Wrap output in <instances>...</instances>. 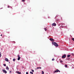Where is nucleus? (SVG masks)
<instances>
[{
    "instance_id": "f257e3e1",
    "label": "nucleus",
    "mask_w": 74,
    "mask_h": 74,
    "mask_svg": "<svg viewBox=\"0 0 74 74\" xmlns=\"http://www.w3.org/2000/svg\"><path fill=\"white\" fill-rule=\"evenodd\" d=\"M52 44H53V45H55V46H56V47H58L59 46V45H58V43H57L56 42H53Z\"/></svg>"
},
{
    "instance_id": "f03ea898",
    "label": "nucleus",
    "mask_w": 74,
    "mask_h": 74,
    "mask_svg": "<svg viewBox=\"0 0 74 74\" xmlns=\"http://www.w3.org/2000/svg\"><path fill=\"white\" fill-rule=\"evenodd\" d=\"M56 23H54L53 24H52V26H56Z\"/></svg>"
},
{
    "instance_id": "7ed1b4c3",
    "label": "nucleus",
    "mask_w": 74,
    "mask_h": 74,
    "mask_svg": "<svg viewBox=\"0 0 74 74\" xmlns=\"http://www.w3.org/2000/svg\"><path fill=\"white\" fill-rule=\"evenodd\" d=\"M3 73H5V74H6V73H7V71L5 70H4V69L3 70Z\"/></svg>"
},
{
    "instance_id": "20e7f679",
    "label": "nucleus",
    "mask_w": 74,
    "mask_h": 74,
    "mask_svg": "<svg viewBox=\"0 0 74 74\" xmlns=\"http://www.w3.org/2000/svg\"><path fill=\"white\" fill-rule=\"evenodd\" d=\"M65 57H66V56L65 55H64L62 56V58H65Z\"/></svg>"
},
{
    "instance_id": "39448f33",
    "label": "nucleus",
    "mask_w": 74,
    "mask_h": 74,
    "mask_svg": "<svg viewBox=\"0 0 74 74\" xmlns=\"http://www.w3.org/2000/svg\"><path fill=\"white\" fill-rule=\"evenodd\" d=\"M50 40V41H54V40H53V38H50L49 39Z\"/></svg>"
},
{
    "instance_id": "423d86ee",
    "label": "nucleus",
    "mask_w": 74,
    "mask_h": 74,
    "mask_svg": "<svg viewBox=\"0 0 74 74\" xmlns=\"http://www.w3.org/2000/svg\"><path fill=\"white\" fill-rule=\"evenodd\" d=\"M5 61H7V62H9V61L8 60V58H5Z\"/></svg>"
},
{
    "instance_id": "0eeeda50",
    "label": "nucleus",
    "mask_w": 74,
    "mask_h": 74,
    "mask_svg": "<svg viewBox=\"0 0 74 74\" xmlns=\"http://www.w3.org/2000/svg\"><path fill=\"white\" fill-rule=\"evenodd\" d=\"M16 73H17V74H21V72H17V71H16Z\"/></svg>"
},
{
    "instance_id": "6e6552de",
    "label": "nucleus",
    "mask_w": 74,
    "mask_h": 74,
    "mask_svg": "<svg viewBox=\"0 0 74 74\" xmlns=\"http://www.w3.org/2000/svg\"><path fill=\"white\" fill-rule=\"evenodd\" d=\"M6 70H8V71L9 70V68H8V66H6Z\"/></svg>"
},
{
    "instance_id": "1a4fd4ad",
    "label": "nucleus",
    "mask_w": 74,
    "mask_h": 74,
    "mask_svg": "<svg viewBox=\"0 0 74 74\" xmlns=\"http://www.w3.org/2000/svg\"><path fill=\"white\" fill-rule=\"evenodd\" d=\"M58 70L55 71L53 73H58Z\"/></svg>"
},
{
    "instance_id": "9d476101",
    "label": "nucleus",
    "mask_w": 74,
    "mask_h": 74,
    "mask_svg": "<svg viewBox=\"0 0 74 74\" xmlns=\"http://www.w3.org/2000/svg\"><path fill=\"white\" fill-rule=\"evenodd\" d=\"M21 59V57H18L17 59L18 60H19Z\"/></svg>"
},
{
    "instance_id": "9b49d317",
    "label": "nucleus",
    "mask_w": 74,
    "mask_h": 74,
    "mask_svg": "<svg viewBox=\"0 0 74 74\" xmlns=\"http://www.w3.org/2000/svg\"><path fill=\"white\" fill-rule=\"evenodd\" d=\"M1 53L0 52V57H1Z\"/></svg>"
},
{
    "instance_id": "f8f14e48",
    "label": "nucleus",
    "mask_w": 74,
    "mask_h": 74,
    "mask_svg": "<svg viewBox=\"0 0 74 74\" xmlns=\"http://www.w3.org/2000/svg\"><path fill=\"white\" fill-rule=\"evenodd\" d=\"M70 56V55H67V57L68 58H69Z\"/></svg>"
},
{
    "instance_id": "ddd939ff",
    "label": "nucleus",
    "mask_w": 74,
    "mask_h": 74,
    "mask_svg": "<svg viewBox=\"0 0 74 74\" xmlns=\"http://www.w3.org/2000/svg\"><path fill=\"white\" fill-rule=\"evenodd\" d=\"M57 70L58 71V72H59V73H60V71H59V70L58 69H57Z\"/></svg>"
},
{
    "instance_id": "4468645a",
    "label": "nucleus",
    "mask_w": 74,
    "mask_h": 74,
    "mask_svg": "<svg viewBox=\"0 0 74 74\" xmlns=\"http://www.w3.org/2000/svg\"><path fill=\"white\" fill-rule=\"evenodd\" d=\"M69 59H70L69 58H67L66 59V60H69Z\"/></svg>"
},
{
    "instance_id": "2eb2a0df",
    "label": "nucleus",
    "mask_w": 74,
    "mask_h": 74,
    "mask_svg": "<svg viewBox=\"0 0 74 74\" xmlns=\"http://www.w3.org/2000/svg\"><path fill=\"white\" fill-rule=\"evenodd\" d=\"M15 59L14 58V59H13V62H15Z\"/></svg>"
},
{
    "instance_id": "dca6fc26",
    "label": "nucleus",
    "mask_w": 74,
    "mask_h": 74,
    "mask_svg": "<svg viewBox=\"0 0 74 74\" xmlns=\"http://www.w3.org/2000/svg\"><path fill=\"white\" fill-rule=\"evenodd\" d=\"M30 74H33V72H32V71L30 72Z\"/></svg>"
},
{
    "instance_id": "f3484780",
    "label": "nucleus",
    "mask_w": 74,
    "mask_h": 74,
    "mask_svg": "<svg viewBox=\"0 0 74 74\" xmlns=\"http://www.w3.org/2000/svg\"><path fill=\"white\" fill-rule=\"evenodd\" d=\"M42 74H44V71H42Z\"/></svg>"
},
{
    "instance_id": "a211bd4d",
    "label": "nucleus",
    "mask_w": 74,
    "mask_h": 74,
    "mask_svg": "<svg viewBox=\"0 0 74 74\" xmlns=\"http://www.w3.org/2000/svg\"><path fill=\"white\" fill-rule=\"evenodd\" d=\"M3 65L4 66H6V64H3Z\"/></svg>"
},
{
    "instance_id": "6ab92c4d",
    "label": "nucleus",
    "mask_w": 74,
    "mask_h": 74,
    "mask_svg": "<svg viewBox=\"0 0 74 74\" xmlns=\"http://www.w3.org/2000/svg\"><path fill=\"white\" fill-rule=\"evenodd\" d=\"M52 60L53 61L54 60H55V59H53V58L52 59Z\"/></svg>"
},
{
    "instance_id": "aec40b11",
    "label": "nucleus",
    "mask_w": 74,
    "mask_h": 74,
    "mask_svg": "<svg viewBox=\"0 0 74 74\" xmlns=\"http://www.w3.org/2000/svg\"><path fill=\"white\" fill-rule=\"evenodd\" d=\"M31 71H32V72H34V70H33L32 69Z\"/></svg>"
},
{
    "instance_id": "412c9836",
    "label": "nucleus",
    "mask_w": 74,
    "mask_h": 74,
    "mask_svg": "<svg viewBox=\"0 0 74 74\" xmlns=\"http://www.w3.org/2000/svg\"><path fill=\"white\" fill-rule=\"evenodd\" d=\"M18 58L20 57V55H18Z\"/></svg>"
},
{
    "instance_id": "4be33fe9",
    "label": "nucleus",
    "mask_w": 74,
    "mask_h": 74,
    "mask_svg": "<svg viewBox=\"0 0 74 74\" xmlns=\"http://www.w3.org/2000/svg\"><path fill=\"white\" fill-rule=\"evenodd\" d=\"M65 67H67V65H65Z\"/></svg>"
},
{
    "instance_id": "5701e85b",
    "label": "nucleus",
    "mask_w": 74,
    "mask_h": 74,
    "mask_svg": "<svg viewBox=\"0 0 74 74\" xmlns=\"http://www.w3.org/2000/svg\"><path fill=\"white\" fill-rule=\"evenodd\" d=\"M72 40H73V41H74V38H72Z\"/></svg>"
},
{
    "instance_id": "b1692460",
    "label": "nucleus",
    "mask_w": 74,
    "mask_h": 74,
    "mask_svg": "<svg viewBox=\"0 0 74 74\" xmlns=\"http://www.w3.org/2000/svg\"><path fill=\"white\" fill-rule=\"evenodd\" d=\"M44 29H45V31H47V29H46V28H45Z\"/></svg>"
},
{
    "instance_id": "393cba45",
    "label": "nucleus",
    "mask_w": 74,
    "mask_h": 74,
    "mask_svg": "<svg viewBox=\"0 0 74 74\" xmlns=\"http://www.w3.org/2000/svg\"><path fill=\"white\" fill-rule=\"evenodd\" d=\"M61 63H63V61H62V60H61L60 61Z\"/></svg>"
},
{
    "instance_id": "a878e982",
    "label": "nucleus",
    "mask_w": 74,
    "mask_h": 74,
    "mask_svg": "<svg viewBox=\"0 0 74 74\" xmlns=\"http://www.w3.org/2000/svg\"><path fill=\"white\" fill-rule=\"evenodd\" d=\"M12 72V71H10V73H11V72Z\"/></svg>"
},
{
    "instance_id": "bb28decb",
    "label": "nucleus",
    "mask_w": 74,
    "mask_h": 74,
    "mask_svg": "<svg viewBox=\"0 0 74 74\" xmlns=\"http://www.w3.org/2000/svg\"><path fill=\"white\" fill-rule=\"evenodd\" d=\"M39 69H41V67H39Z\"/></svg>"
},
{
    "instance_id": "cd10ccee",
    "label": "nucleus",
    "mask_w": 74,
    "mask_h": 74,
    "mask_svg": "<svg viewBox=\"0 0 74 74\" xmlns=\"http://www.w3.org/2000/svg\"><path fill=\"white\" fill-rule=\"evenodd\" d=\"M22 1H24V0H22Z\"/></svg>"
},
{
    "instance_id": "c85d7f7f",
    "label": "nucleus",
    "mask_w": 74,
    "mask_h": 74,
    "mask_svg": "<svg viewBox=\"0 0 74 74\" xmlns=\"http://www.w3.org/2000/svg\"><path fill=\"white\" fill-rule=\"evenodd\" d=\"M26 74H28V72H27L26 73Z\"/></svg>"
},
{
    "instance_id": "c756f323",
    "label": "nucleus",
    "mask_w": 74,
    "mask_h": 74,
    "mask_svg": "<svg viewBox=\"0 0 74 74\" xmlns=\"http://www.w3.org/2000/svg\"><path fill=\"white\" fill-rule=\"evenodd\" d=\"M8 8H9V7H10V6H8Z\"/></svg>"
},
{
    "instance_id": "7c9ffc66",
    "label": "nucleus",
    "mask_w": 74,
    "mask_h": 74,
    "mask_svg": "<svg viewBox=\"0 0 74 74\" xmlns=\"http://www.w3.org/2000/svg\"><path fill=\"white\" fill-rule=\"evenodd\" d=\"M37 69H39V67H37Z\"/></svg>"
},
{
    "instance_id": "2f4dec72",
    "label": "nucleus",
    "mask_w": 74,
    "mask_h": 74,
    "mask_svg": "<svg viewBox=\"0 0 74 74\" xmlns=\"http://www.w3.org/2000/svg\"><path fill=\"white\" fill-rule=\"evenodd\" d=\"M1 36H2V34L1 35Z\"/></svg>"
}]
</instances>
